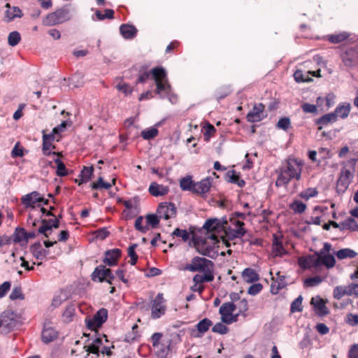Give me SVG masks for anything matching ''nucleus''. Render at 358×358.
Returning a JSON list of instances; mask_svg holds the SVG:
<instances>
[{
    "label": "nucleus",
    "instance_id": "obj_2",
    "mask_svg": "<svg viewBox=\"0 0 358 358\" xmlns=\"http://www.w3.org/2000/svg\"><path fill=\"white\" fill-rule=\"evenodd\" d=\"M150 74H152L157 85V94L162 99L167 96L171 91V85L168 83L166 71L162 67L153 68L150 72L141 73L138 82L145 83L149 78Z\"/></svg>",
    "mask_w": 358,
    "mask_h": 358
},
{
    "label": "nucleus",
    "instance_id": "obj_28",
    "mask_svg": "<svg viewBox=\"0 0 358 358\" xmlns=\"http://www.w3.org/2000/svg\"><path fill=\"white\" fill-rule=\"evenodd\" d=\"M350 103H343L338 105L334 112V114L335 115L336 117H340L343 119L346 118L350 111Z\"/></svg>",
    "mask_w": 358,
    "mask_h": 358
},
{
    "label": "nucleus",
    "instance_id": "obj_60",
    "mask_svg": "<svg viewBox=\"0 0 358 358\" xmlns=\"http://www.w3.org/2000/svg\"><path fill=\"white\" fill-rule=\"evenodd\" d=\"M143 220V216L138 217L135 221L134 227L136 230L144 234L147 231H148L149 228L147 226H145V227L143 226V224H142Z\"/></svg>",
    "mask_w": 358,
    "mask_h": 358
},
{
    "label": "nucleus",
    "instance_id": "obj_47",
    "mask_svg": "<svg viewBox=\"0 0 358 358\" xmlns=\"http://www.w3.org/2000/svg\"><path fill=\"white\" fill-rule=\"evenodd\" d=\"M348 37V34L345 32L338 34H331L328 36V40L332 43H338L343 41Z\"/></svg>",
    "mask_w": 358,
    "mask_h": 358
},
{
    "label": "nucleus",
    "instance_id": "obj_56",
    "mask_svg": "<svg viewBox=\"0 0 358 358\" xmlns=\"http://www.w3.org/2000/svg\"><path fill=\"white\" fill-rule=\"evenodd\" d=\"M10 299L11 300L24 299V294H22V292L21 287L16 286L13 289V290L10 294Z\"/></svg>",
    "mask_w": 358,
    "mask_h": 358
},
{
    "label": "nucleus",
    "instance_id": "obj_49",
    "mask_svg": "<svg viewBox=\"0 0 358 358\" xmlns=\"http://www.w3.org/2000/svg\"><path fill=\"white\" fill-rule=\"evenodd\" d=\"M158 134V130L155 127H151L148 129H145L141 132V136L145 140H150L155 136H157Z\"/></svg>",
    "mask_w": 358,
    "mask_h": 358
},
{
    "label": "nucleus",
    "instance_id": "obj_29",
    "mask_svg": "<svg viewBox=\"0 0 358 358\" xmlns=\"http://www.w3.org/2000/svg\"><path fill=\"white\" fill-rule=\"evenodd\" d=\"M272 250L275 256L281 257L287 253L282 245V243L278 241V237L275 235H273Z\"/></svg>",
    "mask_w": 358,
    "mask_h": 358
},
{
    "label": "nucleus",
    "instance_id": "obj_62",
    "mask_svg": "<svg viewBox=\"0 0 358 358\" xmlns=\"http://www.w3.org/2000/svg\"><path fill=\"white\" fill-rule=\"evenodd\" d=\"M263 288V286L260 283H255L252 285L248 289V293L252 296H255L259 293Z\"/></svg>",
    "mask_w": 358,
    "mask_h": 358
},
{
    "label": "nucleus",
    "instance_id": "obj_1",
    "mask_svg": "<svg viewBox=\"0 0 358 358\" xmlns=\"http://www.w3.org/2000/svg\"><path fill=\"white\" fill-rule=\"evenodd\" d=\"M236 225L238 228L236 230H232L229 228L228 222L226 217L218 218H210L208 219L203 228L208 232L222 233L224 232L226 236L229 239H234L236 238L243 237L246 231L243 228L244 223L241 221H236Z\"/></svg>",
    "mask_w": 358,
    "mask_h": 358
},
{
    "label": "nucleus",
    "instance_id": "obj_27",
    "mask_svg": "<svg viewBox=\"0 0 358 358\" xmlns=\"http://www.w3.org/2000/svg\"><path fill=\"white\" fill-rule=\"evenodd\" d=\"M226 177L229 182L236 184L240 187H243L245 185V182L241 179L239 174L234 170L228 171Z\"/></svg>",
    "mask_w": 358,
    "mask_h": 358
},
{
    "label": "nucleus",
    "instance_id": "obj_37",
    "mask_svg": "<svg viewBox=\"0 0 358 358\" xmlns=\"http://www.w3.org/2000/svg\"><path fill=\"white\" fill-rule=\"evenodd\" d=\"M336 255L338 259H344L346 258H354L357 255V253L352 249L344 248L337 251Z\"/></svg>",
    "mask_w": 358,
    "mask_h": 358
},
{
    "label": "nucleus",
    "instance_id": "obj_21",
    "mask_svg": "<svg viewBox=\"0 0 358 358\" xmlns=\"http://www.w3.org/2000/svg\"><path fill=\"white\" fill-rule=\"evenodd\" d=\"M57 337V331L54 329L49 323H45L42 331V341L45 343H48L55 340Z\"/></svg>",
    "mask_w": 358,
    "mask_h": 358
},
{
    "label": "nucleus",
    "instance_id": "obj_5",
    "mask_svg": "<svg viewBox=\"0 0 358 358\" xmlns=\"http://www.w3.org/2000/svg\"><path fill=\"white\" fill-rule=\"evenodd\" d=\"M213 233L197 245V250L200 254L210 258H214L217 255V252L215 251V249L218 247L217 244L220 242L216 233Z\"/></svg>",
    "mask_w": 358,
    "mask_h": 358
},
{
    "label": "nucleus",
    "instance_id": "obj_16",
    "mask_svg": "<svg viewBox=\"0 0 358 358\" xmlns=\"http://www.w3.org/2000/svg\"><path fill=\"white\" fill-rule=\"evenodd\" d=\"M264 105L262 103L255 104L251 111L247 115V120L250 122L261 121L264 117Z\"/></svg>",
    "mask_w": 358,
    "mask_h": 358
},
{
    "label": "nucleus",
    "instance_id": "obj_64",
    "mask_svg": "<svg viewBox=\"0 0 358 358\" xmlns=\"http://www.w3.org/2000/svg\"><path fill=\"white\" fill-rule=\"evenodd\" d=\"M349 358H358V344H354L351 346L349 352Z\"/></svg>",
    "mask_w": 358,
    "mask_h": 358
},
{
    "label": "nucleus",
    "instance_id": "obj_34",
    "mask_svg": "<svg viewBox=\"0 0 358 358\" xmlns=\"http://www.w3.org/2000/svg\"><path fill=\"white\" fill-rule=\"evenodd\" d=\"M115 184V179H113L112 184L103 181L102 177H99L96 182H92L90 185L93 189H108L113 185Z\"/></svg>",
    "mask_w": 358,
    "mask_h": 358
},
{
    "label": "nucleus",
    "instance_id": "obj_15",
    "mask_svg": "<svg viewBox=\"0 0 358 358\" xmlns=\"http://www.w3.org/2000/svg\"><path fill=\"white\" fill-rule=\"evenodd\" d=\"M310 303L313 306L315 312L317 315L322 317L329 314V310L325 305V301L319 296L313 297Z\"/></svg>",
    "mask_w": 358,
    "mask_h": 358
},
{
    "label": "nucleus",
    "instance_id": "obj_19",
    "mask_svg": "<svg viewBox=\"0 0 358 358\" xmlns=\"http://www.w3.org/2000/svg\"><path fill=\"white\" fill-rule=\"evenodd\" d=\"M110 273V268H106L104 265H99L95 268L92 273V280L93 281H98L103 282L105 281L107 273Z\"/></svg>",
    "mask_w": 358,
    "mask_h": 358
},
{
    "label": "nucleus",
    "instance_id": "obj_13",
    "mask_svg": "<svg viewBox=\"0 0 358 358\" xmlns=\"http://www.w3.org/2000/svg\"><path fill=\"white\" fill-rule=\"evenodd\" d=\"M299 264L303 268H317L321 265V257L317 252L299 259Z\"/></svg>",
    "mask_w": 358,
    "mask_h": 358
},
{
    "label": "nucleus",
    "instance_id": "obj_33",
    "mask_svg": "<svg viewBox=\"0 0 358 358\" xmlns=\"http://www.w3.org/2000/svg\"><path fill=\"white\" fill-rule=\"evenodd\" d=\"M194 181L192 179L191 176H187L184 178H182L180 180V187L183 191H191L193 192V189L194 187Z\"/></svg>",
    "mask_w": 358,
    "mask_h": 358
},
{
    "label": "nucleus",
    "instance_id": "obj_4",
    "mask_svg": "<svg viewBox=\"0 0 358 358\" xmlns=\"http://www.w3.org/2000/svg\"><path fill=\"white\" fill-rule=\"evenodd\" d=\"M356 163V159L341 162L342 168L336 182V191L338 194L344 193L351 183L354 178Z\"/></svg>",
    "mask_w": 358,
    "mask_h": 358
},
{
    "label": "nucleus",
    "instance_id": "obj_51",
    "mask_svg": "<svg viewBox=\"0 0 358 358\" xmlns=\"http://www.w3.org/2000/svg\"><path fill=\"white\" fill-rule=\"evenodd\" d=\"M172 236L180 237L184 242H187L190 237L189 233L185 229L176 228L172 233Z\"/></svg>",
    "mask_w": 358,
    "mask_h": 358
},
{
    "label": "nucleus",
    "instance_id": "obj_32",
    "mask_svg": "<svg viewBox=\"0 0 358 358\" xmlns=\"http://www.w3.org/2000/svg\"><path fill=\"white\" fill-rule=\"evenodd\" d=\"M213 280V272L203 273V275L196 274L193 278V281L196 285L201 284L205 282H212Z\"/></svg>",
    "mask_w": 358,
    "mask_h": 358
},
{
    "label": "nucleus",
    "instance_id": "obj_20",
    "mask_svg": "<svg viewBox=\"0 0 358 358\" xmlns=\"http://www.w3.org/2000/svg\"><path fill=\"white\" fill-rule=\"evenodd\" d=\"M211 187V178H206L200 182L194 183L193 193L198 194H204L207 193Z\"/></svg>",
    "mask_w": 358,
    "mask_h": 358
},
{
    "label": "nucleus",
    "instance_id": "obj_10",
    "mask_svg": "<svg viewBox=\"0 0 358 358\" xmlns=\"http://www.w3.org/2000/svg\"><path fill=\"white\" fill-rule=\"evenodd\" d=\"M358 296V284L350 283L347 286L339 285L334 289L333 296L336 299H341L344 296Z\"/></svg>",
    "mask_w": 358,
    "mask_h": 358
},
{
    "label": "nucleus",
    "instance_id": "obj_59",
    "mask_svg": "<svg viewBox=\"0 0 358 358\" xmlns=\"http://www.w3.org/2000/svg\"><path fill=\"white\" fill-rule=\"evenodd\" d=\"M228 328L223 324V322H217L212 328V331L213 332L220 334H226L228 332Z\"/></svg>",
    "mask_w": 358,
    "mask_h": 358
},
{
    "label": "nucleus",
    "instance_id": "obj_35",
    "mask_svg": "<svg viewBox=\"0 0 358 358\" xmlns=\"http://www.w3.org/2000/svg\"><path fill=\"white\" fill-rule=\"evenodd\" d=\"M347 229L353 231H358V224L352 217H348L345 220L341 222V230Z\"/></svg>",
    "mask_w": 358,
    "mask_h": 358
},
{
    "label": "nucleus",
    "instance_id": "obj_25",
    "mask_svg": "<svg viewBox=\"0 0 358 358\" xmlns=\"http://www.w3.org/2000/svg\"><path fill=\"white\" fill-rule=\"evenodd\" d=\"M122 36L126 39L133 38L137 33V29L133 25L123 24L120 27Z\"/></svg>",
    "mask_w": 358,
    "mask_h": 358
},
{
    "label": "nucleus",
    "instance_id": "obj_18",
    "mask_svg": "<svg viewBox=\"0 0 358 358\" xmlns=\"http://www.w3.org/2000/svg\"><path fill=\"white\" fill-rule=\"evenodd\" d=\"M41 201H43V197L41 196L40 194L36 191L31 192L23 196L21 199L22 203L27 208L34 207L36 203L41 202Z\"/></svg>",
    "mask_w": 358,
    "mask_h": 358
},
{
    "label": "nucleus",
    "instance_id": "obj_7",
    "mask_svg": "<svg viewBox=\"0 0 358 358\" xmlns=\"http://www.w3.org/2000/svg\"><path fill=\"white\" fill-rule=\"evenodd\" d=\"M214 264L212 261L204 257H194L191 260V263L185 266V270L192 272H213Z\"/></svg>",
    "mask_w": 358,
    "mask_h": 358
},
{
    "label": "nucleus",
    "instance_id": "obj_6",
    "mask_svg": "<svg viewBox=\"0 0 358 358\" xmlns=\"http://www.w3.org/2000/svg\"><path fill=\"white\" fill-rule=\"evenodd\" d=\"M71 15L69 13V10L66 8H61L47 15L43 20V24L51 27L62 24L71 20Z\"/></svg>",
    "mask_w": 358,
    "mask_h": 358
},
{
    "label": "nucleus",
    "instance_id": "obj_17",
    "mask_svg": "<svg viewBox=\"0 0 358 358\" xmlns=\"http://www.w3.org/2000/svg\"><path fill=\"white\" fill-rule=\"evenodd\" d=\"M122 251L118 248L108 250L105 252V257L103 262L108 266H113L117 264L118 259L121 256Z\"/></svg>",
    "mask_w": 358,
    "mask_h": 358
},
{
    "label": "nucleus",
    "instance_id": "obj_11",
    "mask_svg": "<svg viewBox=\"0 0 358 358\" xmlns=\"http://www.w3.org/2000/svg\"><path fill=\"white\" fill-rule=\"evenodd\" d=\"M341 58L343 64L348 68H353L358 66V49L351 48L341 54Z\"/></svg>",
    "mask_w": 358,
    "mask_h": 358
},
{
    "label": "nucleus",
    "instance_id": "obj_23",
    "mask_svg": "<svg viewBox=\"0 0 358 358\" xmlns=\"http://www.w3.org/2000/svg\"><path fill=\"white\" fill-rule=\"evenodd\" d=\"M30 250L37 259L43 260L49 254V251L43 249L40 242L35 243L30 247Z\"/></svg>",
    "mask_w": 358,
    "mask_h": 358
},
{
    "label": "nucleus",
    "instance_id": "obj_45",
    "mask_svg": "<svg viewBox=\"0 0 358 358\" xmlns=\"http://www.w3.org/2000/svg\"><path fill=\"white\" fill-rule=\"evenodd\" d=\"M55 162L57 164V175L60 177L66 176L68 174V171L65 164L59 158L55 159Z\"/></svg>",
    "mask_w": 358,
    "mask_h": 358
},
{
    "label": "nucleus",
    "instance_id": "obj_39",
    "mask_svg": "<svg viewBox=\"0 0 358 358\" xmlns=\"http://www.w3.org/2000/svg\"><path fill=\"white\" fill-rule=\"evenodd\" d=\"M212 324L213 322L210 320L204 318L199 322V323L196 324V329L199 333L203 334L209 329Z\"/></svg>",
    "mask_w": 358,
    "mask_h": 358
},
{
    "label": "nucleus",
    "instance_id": "obj_46",
    "mask_svg": "<svg viewBox=\"0 0 358 358\" xmlns=\"http://www.w3.org/2000/svg\"><path fill=\"white\" fill-rule=\"evenodd\" d=\"M21 37L19 32L14 31L9 34L8 37V43L10 46L17 45L20 41Z\"/></svg>",
    "mask_w": 358,
    "mask_h": 358
},
{
    "label": "nucleus",
    "instance_id": "obj_14",
    "mask_svg": "<svg viewBox=\"0 0 358 358\" xmlns=\"http://www.w3.org/2000/svg\"><path fill=\"white\" fill-rule=\"evenodd\" d=\"M157 213L160 218L169 220L176 215V208L172 203H162L157 208Z\"/></svg>",
    "mask_w": 358,
    "mask_h": 358
},
{
    "label": "nucleus",
    "instance_id": "obj_31",
    "mask_svg": "<svg viewBox=\"0 0 358 358\" xmlns=\"http://www.w3.org/2000/svg\"><path fill=\"white\" fill-rule=\"evenodd\" d=\"M84 76L80 72L75 73L70 78H69V86L73 87H80L84 84L83 80Z\"/></svg>",
    "mask_w": 358,
    "mask_h": 358
},
{
    "label": "nucleus",
    "instance_id": "obj_43",
    "mask_svg": "<svg viewBox=\"0 0 358 358\" xmlns=\"http://www.w3.org/2000/svg\"><path fill=\"white\" fill-rule=\"evenodd\" d=\"M236 308V306L231 302L224 303L220 306L219 313L220 315L232 314Z\"/></svg>",
    "mask_w": 358,
    "mask_h": 358
},
{
    "label": "nucleus",
    "instance_id": "obj_54",
    "mask_svg": "<svg viewBox=\"0 0 358 358\" xmlns=\"http://www.w3.org/2000/svg\"><path fill=\"white\" fill-rule=\"evenodd\" d=\"M318 192L315 188H308L300 193V196L306 200L315 197L317 195Z\"/></svg>",
    "mask_w": 358,
    "mask_h": 358
},
{
    "label": "nucleus",
    "instance_id": "obj_41",
    "mask_svg": "<svg viewBox=\"0 0 358 358\" xmlns=\"http://www.w3.org/2000/svg\"><path fill=\"white\" fill-rule=\"evenodd\" d=\"M336 264V259L332 255H324L321 256V265H324L327 268H332Z\"/></svg>",
    "mask_w": 358,
    "mask_h": 358
},
{
    "label": "nucleus",
    "instance_id": "obj_57",
    "mask_svg": "<svg viewBox=\"0 0 358 358\" xmlns=\"http://www.w3.org/2000/svg\"><path fill=\"white\" fill-rule=\"evenodd\" d=\"M41 223L42 225L38 228V233L43 234L46 238H48V231H51L50 224L47 220H42Z\"/></svg>",
    "mask_w": 358,
    "mask_h": 358
},
{
    "label": "nucleus",
    "instance_id": "obj_38",
    "mask_svg": "<svg viewBox=\"0 0 358 358\" xmlns=\"http://www.w3.org/2000/svg\"><path fill=\"white\" fill-rule=\"evenodd\" d=\"M277 275H278V280L275 282L271 285V292L273 294H277L280 289L284 288L286 285V283L285 282V276L280 275V273H278Z\"/></svg>",
    "mask_w": 358,
    "mask_h": 358
},
{
    "label": "nucleus",
    "instance_id": "obj_26",
    "mask_svg": "<svg viewBox=\"0 0 358 358\" xmlns=\"http://www.w3.org/2000/svg\"><path fill=\"white\" fill-rule=\"evenodd\" d=\"M337 120L334 113L325 114L316 120V123L320 125L319 130H321L324 126L334 123Z\"/></svg>",
    "mask_w": 358,
    "mask_h": 358
},
{
    "label": "nucleus",
    "instance_id": "obj_40",
    "mask_svg": "<svg viewBox=\"0 0 358 358\" xmlns=\"http://www.w3.org/2000/svg\"><path fill=\"white\" fill-rule=\"evenodd\" d=\"M93 172V166H84L79 175V178H82V182H87L91 179Z\"/></svg>",
    "mask_w": 358,
    "mask_h": 358
},
{
    "label": "nucleus",
    "instance_id": "obj_22",
    "mask_svg": "<svg viewBox=\"0 0 358 358\" xmlns=\"http://www.w3.org/2000/svg\"><path fill=\"white\" fill-rule=\"evenodd\" d=\"M148 191L150 194L154 196H160L167 194L169 191V188L167 186H164L153 182L150 185Z\"/></svg>",
    "mask_w": 358,
    "mask_h": 358
},
{
    "label": "nucleus",
    "instance_id": "obj_9",
    "mask_svg": "<svg viewBox=\"0 0 358 358\" xmlns=\"http://www.w3.org/2000/svg\"><path fill=\"white\" fill-rule=\"evenodd\" d=\"M166 307L162 293H159L151 301V317L153 319H158L166 313Z\"/></svg>",
    "mask_w": 358,
    "mask_h": 358
},
{
    "label": "nucleus",
    "instance_id": "obj_55",
    "mask_svg": "<svg viewBox=\"0 0 358 358\" xmlns=\"http://www.w3.org/2000/svg\"><path fill=\"white\" fill-rule=\"evenodd\" d=\"M322 282V279L320 276H315L312 278H308L304 281V285L306 287H315L318 285Z\"/></svg>",
    "mask_w": 358,
    "mask_h": 358
},
{
    "label": "nucleus",
    "instance_id": "obj_63",
    "mask_svg": "<svg viewBox=\"0 0 358 358\" xmlns=\"http://www.w3.org/2000/svg\"><path fill=\"white\" fill-rule=\"evenodd\" d=\"M24 155L23 149L20 147V143L17 142L11 151V157L15 158Z\"/></svg>",
    "mask_w": 358,
    "mask_h": 358
},
{
    "label": "nucleus",
    "instance_id": "obj_42",
    "mask_svg": "<svg viewBox=\"0 0 358 358\" xmlns=\"http://www.w3.org/2000/svg\"><path fill=\"white\" fill-rule=\"evenodd\" d=\"M289 208L295 213H302L306 209V205L303 202L296 200L289 205Z\"/></svg>",
    "mask_w": 358,
    "mask_h": 358
},
{
    "label": "nucleus",
    "instance_id": "obj_24",
    "mask_svg": "<svg viewBox=\"0 0 358 358\" xmlns=\"http://www.w3.org/2000/svg\"><path fill=\"white\" fill-rule=\"evenodd\" d=\"M7 10L5 11V21L10 22L15 17H21L22 15V10L15 6H10L9 3L6 4Z\"/></svg>",
    "mask_w": 358,
    "mask_h": 358
},
{
    "label": "nucleus",
    "instance_id": "obj_58",
    "mask_svg": "<svg viewBox=\"0 0 358 358\" xmlns=\"http://www.w3.org/2000/svg\"><path fill=\"white\" fill-rule=\"evenodd\" d=\"M52 148H55V145L52 144L51 141L47 140H43V152L45 155H57L55 152H50Z\"/></svg>",
    "mask_w": 358,
    "mask_h": 358
},
{
    "label": "nucleus",
    "instance_id": "obj_36",
    "mask_svg": "<svg viewBox=\"0 0 358 358\" xmlns=\"http://www.w3.org/2000/svg\"><path fill=\"white\" fill-rule=\"evenodd\" d=\"M102 345V339L101 338H96L94 339L92 343L87 345L84 346L86 352H91L99 355V347Z\"/></svg>",
    "mask_w": 358,
    "mask_h": 358
},
{
    "label": "nucleus",
    "instance_id": "obj_52",
    "mask_svg": "<svg viewBox=\"0 0 358 358\" xmlns=\"http://www.w3.org/2000/svg\"><path fill=\"white\" fill-rule=\"evenodd\" d=\"M136 247L137 244L134 243L130 245L128 248V255L131 258V260L129 261L131 265H135L138 260V255L135 252V249Z\"/></svg>",
    "mask_w": 358,
    "mask_h": 358
},
{
    "label": "nucleus",
    "instance_id": "obj_48",
    "mask_svg": "<svg viewBox=\"0 0 358 358\" xmlns=\"http://www.w3.org/2000/svg\"><path fill=\"white\" fill-rule=\"evenodd\" d=\"M303 297L300 295L291 303L290 311L292 313L301 312L303 310L302 308Z\"/></svg>",
    "mask_w": 358,
    "mask_h": 358
},
{
    "label": "nucleus",
    "instance_id": "obj_61",
    "mask_svg": "<svg viewBox=\"0 0 358 358\" xmlns=\"http://www.w3.org/2000/svg\"><path fill=\"white\" fill-rule=\"evenodd\" d=\"M290 124L291 122L289 117H282L278 120L277 127L286 131L290 127Z\"/></svg>",
    "mask_w": 358,
    "mask_h": 358
},
{
    "label": "nucleus",
    "instance_id": "obj_30",
    "mask_svg": "<svg viewBox=\"0 0 358 358\" xmlns=\"http://www.w3.org/2000/svg\"><path fill=\"white\" fill-rule=\"evenodd\" d=\"M244 280L247 282H253L259 280V275L250 268H245L242 273Z\"/></svg>",
    "mask_w": 358,
    "mask_h": 358
},
{
    "label": "nucleus",
    "instance_id": "obj_12",
    "mask_svg": "<svg viewBox=\"0 0 358 358\" xmlns=\"http://www.w3.org/2000/svg\"><path fill=\"white\" fill-rule=\"evenodd\" d=\"M15 314L12 310H6L0 315L1 325H3V331H9L17 325V319Z\"/></svg>",
    "mask_w": 358,
    "mask_h": 358
},
{
    "label": "nucleus",
    "instance_id": "obj_44",
    "mask_svg": "<svg viewBox=\"0 0 358 358\" xmlns=\"http://www.w3.org/2000/svg\"><path fill=\"white\" fill-rule=\"evenodd\" d=\"M27 231L23 228H16L14 233L13 241L15 243H20L22 241L26 242Z\"/></svg>",
    "mask_w": 358,
    "mask_h": 358
},
{
    "label": "nucleus",
    "instance_id": "obj_53",
    "mask_svg": "<svg viewBox=\"0 0 358 358\" xmlns=\"http://www.w3.org/2000/svg\"><path fill=\"white\" fill-rule=\"evenodd\" d=\"M345 322L351 327L358 325V314L348 313L345 317Z\"/></svg>",
    "mask_w": 358,
    "mask_h": 358
},
{
    "label": "nucleus",
    "instance_id": "obj_50",
    "mask_svg": "<svg viewBox=\"0 0 358 358\" xmlns=\"http://www.w3.org/2000/svg\"><path fill=\"white\" fill-rule=\"evenodd\" d=\"M145 219L147 224L150 225L152 229H155L159 224L160 217L158 214H148L145 216Z\"/></svg>",
    "mask_w": 358,
    "mask_h": 358
},
{
    "label": "nucleus",
    "instance_id": "obj_8",
    "mask_svg": "<svg viewBox=\"0 0 358 358\" xmlns=\"http://www.w3.org/2000/svg\"><path fill=\"white\" fill-rule=\"evenodd\" d=\"M108 310L102 308L99 309L92 318H86L85 323L87 327L90 330H97L100 328L108 319Z\"/></svg>",
    "mask_w": 358,
    "mask_h": 358
},
{
    "label": "nucleus",
    "instance_id": "obj_3",
    "mask_svg": "<svg viewBox=\"0 0 358 358\" xmlns=\"http://www.w3.org/2000/svg\"><path fill=\"white\" fill-rule=\"evenodd\" d=\"M301 166L294 159H289L281 166L278 171V176L275 181L277 187L287 185L291 179L301 178Z\"/></svg>",
    "mask_w": 358,
    "mask_h": 358
}]
</instances>
